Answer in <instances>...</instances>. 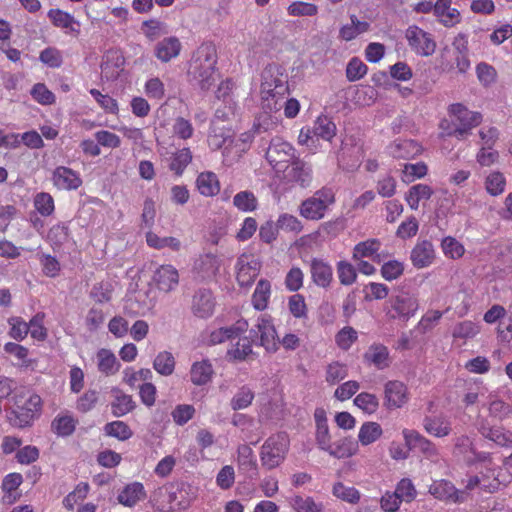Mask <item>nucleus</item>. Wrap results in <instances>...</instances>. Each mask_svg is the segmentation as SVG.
Returning <instances> with one entry per match:
<instances>
[{"label":"nucleus","mask_w":512,"mask_h":512,"mask_svg":"<svg viewBox=\"0 0 512 512\" xmlns=\"http://www.w3.org/2000/svg\"><path fill=\"white\" fill-rule=\"evenodd\" d=\"M358 451V442L351 437H344L337 440L334 444L331 443L330 449L326 452L337 459L349 458L355 455Z\"/></svg>","instance_id":"obj_30"},{"label":"nucleus","mask_w":512,"mask_h":512,"mask_svg":"<svg viewBox=\"0 0 512 512\" xmlns=\"http://www.w3.org/2000/svg\"><path fill=\"white\" fill-rule=\"evenodd\" d=\"M435 258V251L432 243L428 240L418 242L411 250L410 260L417 269L430 266Z\"/></svg>","instance_id":"obj_19"},{"label":"nucleus","mask_w":512,"mask_h":512,"mask_svg":"<svg viewBox=\"0 0 512 512\" xmlns=\"http://www.w3.org/2000/svg\"><path fill=\"white\" fill-rule=\"evenodd\" d=\"M180 275L176 267L171 264H162L155 268L152 282L155 287L164 293L174 291L179 285Z\"/></svg>","instance_id":"obj_10"},{"label":"nucleus","mask_w":512,"mask_h":512,"mask_svg":"<svg viewBox=\"0 0 512 512\" xmlns=\"http://www.w3.org/2000/svg\"><path fill=\"white\" fill-rule=\"evenodd\" d=\"M4 351L9 355L14 356L18 360V365L21 367L30 368L36 363L35 360L29 358L28 348L20 344L8 342L4 345Z\"/></svg>","instance_id":"obj_41"},{"label":"nucleus","mask_w":512,"mask_h":512,"mask_svg":"<svg viewBox=\"0 0 512 512\" xmlns=\"http://www.w3.org/2000/svg\"><path fill=\"white\" fill-rule=\"evenodd\" d=\"M173 134L182 140L192 138L194 128L190 120L184 117H177L172 125Z\"/></svg>","instance_id":"obj_60"},{"label":"nucleus","mask_w":512,"mask_h":512,"mask_svg":"<svg viewBox=\"0 0 512 512\" xmlns=\"http://www.w3.org/2000/svg\"><path fill=\"white\" fill-rule=\"evenodd\" d=\"M113 286L109 281H101L93 285L90 297L96 302H109L112 298Z\"/></svg>","instance_id":"obj_55"},{"label":"nucleus","mask_w":512,"mask_h":512,"mask_svg":"<svg viewBox=\"0 0 512 512\" xmlns=\"http://www.w3.org/2000/svg\"><path fill=\"white\" fill-rule=\"evenodd\" d=\"M310 273L314 284L318 287L327 288L333 279V270L331 265L319 258H312L310 262Z\"/></svg>","instance_id":"obj_20"},{"label":"nucleus","mask_w":512,"mask_h":512,"mask_svg":"<svg viewBox=\"0 0 512 512\" xmlns=\"http://www.w3.org/2000/svg\"><path fill=\"white\" fill-rule=\"evenodd\" d=\"M147 245L154 249L169 248L172 251H179L181 249V242L175 237H159L153 232L146 234Z\"/></svg>","instance_id":"obj_42"},{"label":"nucleus","mask_w":512,"mask_h":512,"mask_svg":"<svg viewBox=\"0 0 512 512\" xmlns=\"http://www.w3.org/2000/svg\"><path fill=\"white\" fill-rule=\"evenodd\" d=\"M419 308V302L416 295L404 288L390 297L388 301L386 316L390 320L406 323L414 317Z\"/></svg>","instance_id":"obj_4"},{"label":"nucleus","mask_w":512,"mask_h":512,"mask_svg":"<svg viewBox=\"0 0 512 512\" xmlns=\"http://www.w3.org/2000/svg\"><path fill=\"white\" fill-rule=\"evenodd\" d=\"M193 159L190 148L184 147L176 150L170 157L169 169L177 176H181Z\"/></svg>","instance_id":"obj_35"},{"label":"nucleus","mask_w":512,"mask_h":512,"mask_svg":"<svg viewBox=\"0 0 512 512\" xmlns=\"http://www.w3.org/2000/svg\"><path fill=\"white\" fill-rule=\"evenodd\" d=\"M235 269L237 282L242 287L251 285L258 275L257 263L252 265L246 256H242L237 260Z\"/></svg>","instance_id":"obj_28"},{"label":"nucleus","mask_w":512,"mask_h":512,"mask_svg":"<svg viewBox=\"0 0 512 512\" xmlns=\"http://www.w3.org/2000/svg\"><path fill=\"white\" fill-rule=\"evenodd\" d=\"M53 185L59 190H76L82 185L80 174L66 166H58L52 172Z\"/></svg>","instance_id":"obj_13"},{"label":"nucleus","mask_w":512,"mask_h":512,"mask_svg":"<svg viewBox=\"0 0 512 512\" xmlns=\"http://www.w3.org/2000/svg\"><path fill=\"white\" fill-rule=\"evenodd\" d=\"M144 93L150 99L161 100L165 96L164 83L158 77H151L145 82Z\"/></svg>","instance_id":"obj_62"},{"label":"nucleus","mask_w":512,"mask_h":512,"mask_svg":"<svg viewBox=\"0 0 512 512\" xmlns=\"http://www.w3.org/2000/svg\"><path fill=\"white\" fill-rule=\"evenodd\" d=\"M153 377V374L148 368H141L135 370L133 367H126L123 371L122 381L131 388H135L140 381H149Z\"/></svg>","instance_id":"obj_44"},{"label":"nucleus","mask_w":512,"mask_h":512,"mask_svg":"<svg viewBox=\"0 0 512 512\" xmlns=\"http://www.w3.org/2000/svg\"><path fill=\"white\" fill-rule=\"evenodd\" d=\"M332 492L337 498L351 504H355L360 500V492L356 488L347 487L341 482L334 484Z\"/></svg>","instance_id":"obj_54"},{"label":"nucleus","mask_w":512,"mask_h":512,"mask_svg":"<svg viewBox=\"0 0 512 512\" xmlns=\"http://www.w3.org/2000/svg\"><path fill=\"white\" fill-rule=\"evenodd\" d=\"M191 381L195 385H204L210 381L213 375L212 365L207 360L193 363L191 370Z\"/></svg>","instance_id":"obj_39"},{"label":"nucleus","mask_w":512,"mask_h":512,"mask_svg":"<svg viewBox=\"0 0 512 512\" xmlns=\"http://www.w3.org/2000/svg\"><path fill=\"white\" fill-rule=\"evenodd\" d=\"M266 159L276 171H283L296 159L294 148L281 139H273L266 152Z\"/></svg>","instance_id":"obj_9"},{"label":"nucleus","mask_w":512,"mask_h":512,"mask_svg":"<svg viewBox=\"0 0 512 512\" xmlns=\"http://www.w3.org/2000/svg\"><path fill=\"white\" fill-rule=\"evenodd\" d=\"M354 404L367 414H373L379 408V400L376 395L362 392L354 398Z\"/></svg>","instance_id":"obj_52"},{"label":"nucleus","mask_w":512,"mask_h":512,"mask_svg":"<svg viewBox=\"0 0 512 512\" xmlns=\"http://www.w3.org/2000/svg\"><path fill=\"white\" fill-rule=\"evenodd\" d=\"M253 343V337L250 333L249 336L238 337L235 341L229 342L230 348L227 350V355L236 361H245L253 354Z\"/></svg>","instance_id":"obj_29"},{"label":"nucleus","mask_w":512,"mask_h":512,"mask_svg":"<svg viewBox=\"0 0 512 512\" xmlns=\"http://www.w3.org/2000/svg\"><path fill=\"white\" fill-rule=\"evenodd\" d=\"M291 168L287 172V178L290 182L306 188L312 182V168L303 160L296 158L290 164Z\"/></svg>","instance_id":"obj_23"},{"label":"nucleus","mask_w":512,"mask_h":512,"mask_svg":"<svg viewBox=\"0 0 512 512\" xmlns=\"http://www.w3.org/2000/svg\"><path fill=\"white\" fill-rule=\"evenodd\" d=\"M153 368L163 376L171 375L175 369V359L172 353L168 351L158 353L153 361Z\"/></svg>","instance_id":"obj_46"},{"label":"nucleus","mask_w":512,"mask_h":512,"mask_svg":"<svg viewBox=\"0 0 512 512\" xmlns=\"http://www.w3.org/2000/svg\"><path fill=\"white\" fill-rule=\"evenodd\" d=\"M403 436L409 449L419 450L427 457H433L437 455V449L435 445L430 440L422 436L419 432L405 429L403 431Z\"/></svg>","instance_id":"obj_22"},{"label":"nucleus","mask_w":512,"mask_h":512,"mask_svg":"<svg viewBox=\"0 0 512 512\" xmlns=\"http://www.w3.org/2000/svg\"><path fill=\"white\" fill-rule=\"evenodd\" d=\"M217 53L214 45L204 43L194 52L190 61L188 74L202 90H209L217 83L222 84L221 74L215 65Z\"/></svg>","instance_id":"obj_2"},{"label":"nucleus","mask_w":512,"mask_h":512,"mask_svg":"<svg viewBox=\"0 0 512 512\" xmlns=\"http://www.w3.org/2000/svg\"><path fill=\"white\" fill-rule=\"evenodd\" d=\"M90 94L99 104V106L105 111V113L117 115L119 113L118 102L107 94H102L97 89H91Z\"/></svg>","instance_id":"obj_53"},{"label":"nucleus","mask_w":512,"mask_h":512,"mask_svg":"<svg viewBox=\"0 0 512 512\" xmlns=\"http://www.w3.org/2000/svg\"><path fill=\"white\" fill-rule=\"evenodd\" d=\"M23 482V477L20 473H9L6 475L2 481V491H3V502L5 504H13L20 497L21 493L18 491V488Z\"/></svg>","instance_id":"obj_27"},{"label":"nucleus","mask_w":512,"mask_h":512,"mask_svg":"<svg viewBox=\"0 0 512 512\" xmlns=\"http://www.w3.org/2000/svg\"><path fill=\"white\" fill-rule=\"evenodd\" d=\"M48 17L54 26L69 30L71 32H78L77 27L79 24L75 21L73 16L60 9H51L48 12Z\"/></svg>","instance_id":"obj_40"},{"label":"nucleus","mask_w":512,"mask_h":512,"mask_svg":"<svg viewBox=\"0 0 512 512\" xmlns=\"http://www.w3.org/2000/svg\"><path fill=\"white\" fill-rule=\"evenodd\" d=\"M271 295V283L266 279H261L256 285L252 295V306L257 311H263L267 308Z\"/></svg>","instance_id":"obj_36"},{"label":"nucleus","mask_w":512,"mask_h":512,"mask_svg":"<svg viewBox=\"0 0 512 512\" xmlns=\"http://www.w3.org/2000/svg\"><path fill=\"white\" fill-rule=\"evenodd\" d=\"M233 204L244 212L253 211L257 207V199L250 191H241L234 196Z\"/></svg>","instance_id":"obj_59"},{"label":"nucleus","mask_w":512,"mask_h":512,"mask_svg":"<svg viewBox=\"0 0 512 512\" xmlns=\"http://www.w3.org/2000/svg\"><path fill=\"white\" fill-rule=\"evenodd\" d=\"M449 112L455 117V122H453L455 129L447 134L460 140L469 135L470 131L482 122V115L479 112L470 111L460 103L452 104Z\"/></svg>","instance_id":"obj_7"},{"label":"nucleus","mask_w":512,"mask_h":512,"mask_svg":"<svg viewBox=\"0 0 512 512\" xmlns=\"http://www.w3.org/2000/svg\"><path fill=\"white\" fill-rule=\"evenodd\" d=\"M289 506L295 512H324V506L321 502H315L310 496L303 497L294 494L287 499Z\"/></svg>","instance_id":"obj_33"},{"label":"nucleus","mask_w":512,"mask_h":512,"mask_svg":"<svg viewBox=\"0 0 512 512\" xmlns=\"http://www.w3.org/2000/svg\"><path fill=\"white\" fill-rule=\"evenodd\" d=\"M125 59L118 51H108L101 64L102 76L107 81L116 80L124 70Z\"/></svg>","instance_id":"obj_17"},{"label":"nucleus","mask_w":512,"mask_h":512,"mask_svg":"<svg viewBox=\"0 0 512 512\" xmlns=\"http://www.w3.org/2000/svg\"><path fill=\"white\" fill-rule=\"evenodd\" d=\"M383 434L382 427L377 422H364L359 429L358 441L363 446L376 442Z\"/></svg>","instance_id":"obj_38"},{"label":"nucleus","mask_w":512,"mask_h":512,"mask_svg":"<svg viewBox=\"0 0 512 512\" xmlns=\"http://www.w3.org/2000/svg\"><path fill=\"white\" fill-rule=\"evenodd\" d=\"M76 427V420L71 415H58L52 422L53 431L59 436L71 435Z\"/></svg>","instance_id":"obj_47"},{"label":"nucleus","mask_w":512,"mask_h":512,"mask_svg":"<svg viewBox=\"0 0 512 512\" xmlns=\"http://www.w3.org/2000/svg\"><path fill=\"white\" fill-rule=\"evenodd\" d=\"M33 203L37 212L43 217H48L54 213V199L47 192L37 193L34 197Z\"/></svg>","instance_id":"obj_48"},{"label":"nucleus","mask_w":512,"mask_h":512,"mask_svg":"<svg viewBox=\"0 0 512 512\" xmlns=\"http://www.w3.org/2000/svg\"><path fill=\"white\" fill-rule=\"evenodd\" d=\"M244 90L240 88L236 82L231 79H226V110H229V114L226 112V120L233 119L239 120L244 106L242 100L244 99Z\"/></svg>","instance_id":"obj_12"},{"label":"nucleus","mask_w":512,"mask_h":512,"mask_svg":"<svg viewBox=\"0 0 512 512\" xmlns=\"http://www.w3.org/2000/svg\"><path fill=\"white\" fill-rule=\"evenodd\" d=\"M334 203V191L331 188L322 187L301 202L299 214L307 220L318 221L324 218L327 210Z\"/></svg>","instance_id":"obj_5"},{"label":"nucleus","mask_w":512,"mask_h":512,"mask_svg":"<svg viewBox=\"0 0 512 512\" xmlns=\"http://www.w3.org/2000/svg\"><path fill=\"white\" fill-rule=\"evenodd\" d=\"M289 449V437L285 432L270 436L261 447V463L271 470L278 467L285 459Z\"/></svg>","instance_id":"obj_6"},{"label":"nucleus","mask_w":512,"mask_h":512,"mask_svg":"<svg viewBox=\"0 0 512 512\" xmlns=\"http://www.w3.org/2000/svg\"><path fill=\"white\" fill-rule=\"evenodd\" d=\"M215 301L211 291L206 289L198 290L192 299V311L199 318H207L214 312Z\"/></svg>","instance_id":"obj_21"},{"label":"nucleus","mask_w":512,"mask_h":512,"mask_svg":"<svg viewBox=\"0 0 512 512\" xmlns=\"http://www.w3.org/2000/svg\"><path fill=\"white\" fill-rule=\"evenodd\" d=\"M487 192L492 196H498L504 192L506 179L499 171L490 173L485 181Z\"/></svg>","instance_id":"obj_51"},{"label":"nucleus","mask_w":512,"mask_h":512,"mask_svg":"<svg viewBox=\"0 0 512 512\" xmlns=\"http://www.w3.org/2000/svg\"><path fill=\"white\" fill-rule=\"evenodd\" d=\"M198 488L186 482H168L155 489L150 496L154 509L160 512H178L191 506Z\"/></svg>","instance_id":"obj_1"},{"label":"nucleus","mask_w":512,"mask_h":512,"mask_svg":"<svg viewBox=\"0 0 512 512\" xmlns=\"http://www.w3.org/2000/svg\"><path fill=\"white\" fill-rule=\"evenodd\" d=\"M104 431L108 436L115 437L121 441L128 440L133 435L130 427L125 422L119 420L107 423L104 426Z\"/></svg>","instance_id":"obj_49"},{"label":"nucleus","mask_w":512,"mask_h":512,"mask_svg":"<svg viewBox=\"0 0 512 512\" xmlns=\"http://www.w3.org/2000/svg\"><path fill=\"white\" fill-rule=\"evenodd\" d=\"M408 401L407 387L400 381H388L384 387V406L401 408Z\"/></svg>","instance_id":"obj_14"},{"label":"nucleus","mask_w":512,"mask_h":512,"mask_svg":"<svg viewBox=\"0 0 512 512\" xmlns=\"http://www.w3.org/2000/svg\"><path fill=\"white\" fill-rule=\"evenodd\" d=\"M337 273L342 285L348 286L356 281L357 273L355 267L346 261L337 263Z\"/></svg>","instance_id":"obj_63"},{"label":"nucleus","mask_w":512,"mask_h":512,"mask_svg":"<svg viewBox=\"0 0 512 512\" xmlns=\"http://www.w3.org/2000/svg\"><path fill=\"white\" fill-rule=\"evenodd\" d=\"M198 191L206 197L217 195L220 192V181L213 172H202L196 180Z\"/></svg>","instance_id":"obj_32"},{"label":"nucleus","mask_w":512,"mask_h":512,"mask_svg":"<svg viewBox=\"0 0 512 512\" xmlns=\"http://www.w3.org/2000/svg\"><path fill=\"white\" fill-rule=\"evenodd\" d=\"M364 360L378 369L389 366V351L383 344H373L364 353Z\"/></svg>","instance_id":"obj_31"},{"label":"nucleus","mask_w":512,"mask_h":512,"mask_svg":"<svg viewBox=\"0 0 512 512\" xmlns=\"http://www.w3.org/2000/svg\"><path fill=\"white\" fill-rule=\"evenodd\" d=\"M147 493L144 485L141 482L134 481L125 485L117 495V501L125 506L132 508L139 502L144 501Z\"/></svg>","instance_id":"obj_16"},{"label":"nucleus","mask_w":512,"mask_h":512,"mask_svg":"<svg viewBox=\"0 0 512 512\" xmlns=\"http://www.w3.org/2000/svg\"><path fill=\"white\" fill-rule=\"evenodd\" d=\"M387 152L395 159H412L422 152V146L412 139H397L387 146Z\"/></svg>","instance_id":"obj_15"},{"label":"nucleus","mask_w":512,"mask_h":512,"mask_svg":"<svg viewBox=\"0 0 512 512\" xmlns=\"http://www.w3.org/2000/svg\"><path fill=\"white\" fill-rule=\"evenodd\" d=\"M406 38L412 49L419 55L430 56L435 52L436 43L431 34L417 26L407 29Z\"/></svg>","instance_id":"obj_11"},{"label":"nucleus","mask_w":512,"mask_h":512,"mask_svg":"<svg viewBox=\"0 0 512 512\" xmlns=\"http://www.w3.org/2000/svg\"><path fill=\"white\" fill-rule=\"evenodd\" d=\"M423 426L427 433L435 437L447 436L451 431L450 423L438 417H426Z\"/></svg>","instance_id":"obj_43"},{"label":"nucleus","mask_w":512,"mask_h":512,"mask_svg":"<svg viewBox=\"0 0 512 512\" xmlns=\"http://www.w3.org/2000/svg\"><path fill=\"white\" fill-rule=\"evenodd\" d=\"M287 89V76L281 67L276 64L267 65L261 73L260 94L263 108L278 110V98H282Z\"/></svg>","instance_id":"obj_3"},{"label":"nucleus","mask_w":512,"mask_h":512,"mask_svg":"<svg viewBox=\"0 0 512 512\" xmlns=\"http://www.w3.org/2000/svg\"><path fill=\"white\" fill-rule=\"evenodd\" d=\"M429 492L440 500H448L455 503L464 500V492L458 491L454 485L447 480L434 481L430 485Z\"/></svg>","instance_id":"obj_24"},{"label":"nucleus","mask_w":512,"mask_h":512,"mask_svg":"<svg viewBox=\"0 0 512 512\" xmlns=\"http://www.w3.org/2000/svg\"><path fill=\"white\" fill-rule=\"evenodd\" d=\"M313 134L330 141L336 134V125L327 116H319L314 123Z\"/></svg>","instance_id":"obj_45"},{"label":"nucleus","mask_w":512,"mask_h":512,"mask_svg":"<svg viewBox=\"0 0 512 512\" xmlns=\"http://www.w3.org/2000/svg\"><path fill=\"white\" fill-rule=\"evenodd\" d=\"M219 265L217 257L209 252L199 259L196 263V269L202 272L205 276H211L219 269Z\"/></svg>","instance_id":"obj_64"},{"label":"nucleus","mask_w":512,"mask_h":512,"mask_svg":"<svg viewBox=\"0 0 512 512\" xmlns=\"http://www.w3.org/2000/svg\"><path fill=\"white\" fill-rule=\"evenodd\" d=\"M44 317V313H37L29 321V333L37 341H44L48 336L44 326Z\"/></svg>","instance_id":"obj_56"},{"label":"nucleus","mask_w":512,"mask_h":512,"mask_svg":"<svg viewBox=\"0 0 512 512\" xmlns=\"http://www.w3.org/2000/svg\"><path fill=\"white\" fill-rule=\"evenodd\" d=\"M433 195V189L426 184H416L409 188L406 201L412 210H417L421 200H429Z\"/></svg>","instance_id":"obj_37"},{"label":"nucleus","mask_w":512,"mask_h":512,"mask_svg":"<svg viewBox=\"0 0 512 512\" xmlns=\"http://www.w3.org/2000/svg\"><path fill=\"white\" fill-rule=\"evenodd\" d=\"M254 344L264 347L268 353H274L279 348V338L270 315H261L257 324L250 329Z\"/></svg>","instance_id":"obj_8"},{"label":"nucleus","mask_w":512,"mask_h":512,"mask_svg":"<svg viewBox=\"0 0 512 512\" xmlns=\"http://www.w3.org/2000/svg\"><path fill=\"white\" fill-rule=\"evenodd\" d=\"M254 399V392L247 386H242L232 397L230 405L233 410H240L251 405Z\"/></svg>","instance_id":"obj_57"},{"label":"nucleus","mask_w":512,"mask_h":512,"mask_svg":"<svg viewBox=\"0 0 512 512\" xmlns=\"http://www.w3.org/2000/svg\"><path fill=\"white\" fill-rule=\"evenodd\" d=\"M8 324L10 326L8 334L16 341L24 340L29 334V323L24 321L21 317H10Z\"/></svg>","instance_id":"obj_50"},{"label":"nucleus","mask_w":512,"mask_h":512,"mask_svg":"<svg viewBox=\"0 0 512 512\" xmlns=\"http://www.w3.org/2000/svg\"><path fill=\"white\" fill-rule=\"evenodd\" d=\"M381 247V242L378 239H368L359 242L353 249V259L360 260L366 257H373V260L380 262V256L377 254Z\"/></svg>","instance_id":"obj_34"},{"label":"nucleus","mask_w":512,"mask_h":512,"mask_svg":"<svg viewBox=\"0 0 512 512\" xmlns=\"http://www.w3.org/2000/svg\"><path fill=\"white\" fill-rule=\"evenodd\" d=\"M96 365L98 371L105 376L115 375L121 367V364L115 354L106 348H102L97 351Z\"/></svg>","instance_id":"obj_26"},{"label":"nucleus","mask_w":512,"mask_h":512,"mask_svg":"<svg viewBox=\"0 0 512 512\" xmlns=\"http://www.w3.org/2000/svg\"><path fill=\"white\" fill-rule=\"evenodd\" d=\"M111 395V412L115 417H122L134 410L136 404L132 396L126 394L118 387H112Z\"/></svg>","instance_id":"obj_18"},{"label":"nucleus","mask_w":512,"mask_h":512,"mask_svg":"<svg viewBox=\"0 0 512 512\" xmlns=\"http://www.w3.org/2000/svg\"><path fill=\"white\" fill-rule=\"evenodd\" d=\"M89 493V485L87 483H79L75 489L69 493L63 500L64 506L73 510L75 505L83 501Z\"/></svg>","instance_id":"obj_58"},{"label":"nucleus","mask_w":512,"mask_h":512,"mask_svg":"<svg viewBox=\"0 0 512 512\" xmlns=\"http://www.w3.org/2000/svg\"><path fill=\"white\" fill-rule=\"evenodd\" d=\"M42 409V399L37 394H30L29 397L24 402L21 410L23 411V416L25 417V422L33 419L36 414H38Z\"/></svg>","instance_id":"obj_61"},{"label":"nucleus","mask_w":512,"mask_h":512,"mask_svg":"<svg viewBox=\"0 0 512 512\" xmlns=\"http://www.w3.org/2000/svg\"><path fill=\"white\" fill-rule=\"evenodd\" d=\"M182 49L180 40L175 36L164 38L155 46V56L161 62H169L176 58Z\"/></svg>","instance_id":"obj_25"}]
</instances>
